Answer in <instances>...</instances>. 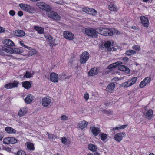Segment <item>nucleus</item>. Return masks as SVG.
<instances>
[{
  "mask_svg": "<svg viewBox=\"0 0 155 155\" xmlns=\"http://www.w3.org/2000/svg\"><path fill=\"white\" fill-rule=\"evenodd\" d=\"M141 22L143 25L147 27L149 25V20L147 18L143 16H141L140 17Z\"/></svg>",
  "mask_w": 155,
  "mask_h": 155,
  "instance_id": "obj_12",
  "label": "nucleus"
},
{
  "mask_svg": "<svg viewBox=\"0 0 155 155\" xmlns=\"http://www.w3.org/2000/svg\"><path fill=\"white\" fill-rule=\"evenodd\" d=\"M25 76V78H30L32 77V76L30 72L26 71L25 75L24 76V77Z\"/></svg>",
  "mask_w": 155,
  "mask_h": 155,
  "instance_id": "obj_45",
  "label": "nucleus"
},
{
  "mask_svg": "<svg viewBox=\"0 0 155 155\" xmlns=\"http://www.w3.org/2000/svg\"><path fill=\"white\" fill-rule=\"evenodd\" d=\"M61 119L62 120H68V117L65 115L61 116Z\"/></svg>",
  "mask_w": 155,
  "mask_h": 155,
  "instance_id": "obj_47",
  "label": "nucleus"
},
{
  "mask_svg": "<svg viewBox=\"0 0 155 155\" xmlns=\"http://www.w3.org/2000/svg\"><path fill=\"white\" fill-rule=\"evenodd\" d=\"M34 29L40 34H42L44 32V29L42 27L38 26H35Z\"/></svg>",
  "mask_w": 155,
  "mask_h": 155,
  "instance_id": "obj_24",
  "label": "nucleus"
},
{
  "mask_svg": "<svg viewBox=\"0 0 155 155\" xmlns=\"http://www.w3.org/2000/svg\"><path fill=\"white\" fill-rule=\"evenodd\" d=\"M85 32L89 37L96 38L98 36L97 32V28L95 29L92 28H87L85 29Z\"/></svg>",
  "mask_w": 155,
  "mask_h": 155,
  "instance_id": "obj_3",
  "label": "nucleus"
},
{
  "mask_svg": "<svg viewBox=\"0 0 155 155\" xmlns=\"http://www.w3.org/2000/svg\"><path fill=\"white\" fill-rule=\"evenodd\" d=\"M19 84L18 82L14 81L13 83H9L6 84L4 87L7 89H12L18 87Z\"/></svg>",
  "mask_w": 155,
  "mask_h": 155,
  "instance_id": "obj_10",
  "label": "nucleus"
},
{
  "mask_svg": "<svg viewBox=\"0 0 155 155\" xmlns=\"http://www.w3.org/2000/svg\"><path fill=\"white\" fill-rule=\"evenodd\" d=\"M10 144H14L17 142V140L14 137H10Z\"/></svg>",
  "mask_w": 155,
  "mask_h": 155,
  "instance_id": "obj_37",
  "label": "nucleus"
},
{
  "mask_svg": "<svg viewBox=\"0 0 155 155\" xmlns=\"http://www.w3.org/2000/svg\"><path fill=\"white\" fill-rule=\"evenodd\" d=\"M104 46L105 48H107L109 50H110L111 49V43L109 41H107L104 44Z\"/></svg>",
  "mask_w": 155,
  "mask_h": 155,
  "instance_id": "obj_34",
  "label": "nucleus"
},
{
  "mask_svg": "<svg viewBox=\"0 0 155 155\" xmlns=\"http://www.w3.org/2000/svg\"><path fill=\"white\" fill-rule=\"evenodd\" d=\"M90 129L91 130L92 133L95 136L97 135L100 133V130L99 129L94 126L91 127Z\"/></svg>",
  "mask_w": 155,
  "mask_h": 155,
  "instance_id": "obj_19",
  "label": "nucleus"
},
{
  "mask_svg": "<svg viewBox=\"0 0 155 155\" xmlns=\"http://www.w3.org/2000/svg\"><path fill=\"white\" fill-rule=\"evenodd\" d=\"M109 9L110 11H117V8L114 4H110L108 6Z\"/></svg>",
  "mask_w": 155,
  "mask_h": 155,
  "instance_id": "obj_35",
  "label": "nucleus"
},
{
  "mask_svg": "<svg viewBox=\"0 0 155 155\" xmlns=\"http://www.w3.org/2000/svg\"><path fill=\"white\" fill-rule=\"evenodd\" d=\"M23 87L26 89H29L31 87V84L28 81H25L22 83Z\"/></svg>",
  "mask_w": 155,
  "mask_h": 155,
  "instance_id": "obj_25",
  "label": "nucleus"
},
{
  "mask_svg": "<svg viewBox=\"0 0 155 155\" xmlns=\"http://www.w3.org/2000/svg\"><path fill=\"white\" fill-rule=\"evenodd\" d=\"M19 6L22 10L25 11L26 8V7L27 6V4L21 3L19 4Z\"/></svg>",
  "mask_w": 155,
  "mask_h": 155,
  "instance_id": "obj_43",
  "label": "nucleus"
},
{
  "mask_svg": "<svg viewBox=\"0 0 155 155\" xmlns=\"http://www.w3.org/2000/svg\"><path fill=\"white\" fill-rule=\"evenodd\" d=\"M125 135L124 133H118L114 136V138L117 142H120L122 140L123 138L125 137Z\"/></svg>",
  "mask_w": 155,
  "mask_h": 155,
  "instance_id": "obj_7",
  "label": "nucleus"
},
{
  "mask_svg": "<svg viewBox=\"0 0 155 155\" xmlns=\"http://www.w3.org/2000/svg\"><path fill=\"white\" fill-rule=\"evenodd\" d=\"M2 50L3 51L7 53H12V48H9L8 49L5 48H2Z\"/></svg>",
  "mask_w": 155,
  "mask_h": 155,
  "instance_id": "obj_42",
  "label": "nucleus"
},
{
  "mask_svg": "<svg viewBox=\"0 0 155 155\" xmlns=\"http://www.w3.org/2000/svg\"><path fill=\"white\" fill-rule=\"evenodd\" d=\"M23 46L25 47L26 48H27L28 49H29L30 48H31L29 47H28L25 45H23Z\"/></svg>",
  "mask_w": 155,
  "mask_h": 155,
  "instance_id": "obj_61",
  "label": "nucleus"
},
{
  "mask_svg": "<svg viewBox=\"0 0 155 155\" xmlns=\"http://www.w3.org/2000/svg\"><path fill=\"white\" fill-rule=\"evenodd\" d=\"M114 33H116L117 34H120V32H118V31L117 30H115L114 31Z\"/></svg>",
  "mask_w": 155,
  "mask_h": 155,
  "instance_id": "obj_59",
  "label": "nucleus"
},
{
  "mask_svg": "<svg viewBox=\"0 0 155 155\" xmlns=\"http://www.w3.org/2000/svg\"><path fill=\"white\" fill-rule=\"evenodd\" d=\"M46 14L50 18L54 20L59 21L61 19V17L56 12L49 10L46 12Z\"/></svg>",
  "mask_w": 155,
  "mask_h": 155,
  "instance_id": "obj_2",
  "label": "nucleus"
},
{
  "mask_svg": "<svg viewBox=\"0 0 155 155\" xmlns=\"http://www.w3.org/2000/svg\"><path fill=\"white\" fill-rule=\"evenodd\" d=\"M45 37L46 38L48 41H49L50 40H51L53 39V37L51 35L49 34H45Z\"/></svg>",
  "mask_w": 155,
  "mask_h": 155,
  "instance_id": "obj_41",
  "label": "nucleus"
},
{
  "mask_svg": "<svg viewBox=\"0 0 155 155\" xmlns=\"http://www.w3.org/2000/svg\"><path fill=\"white\" fill-rule=\"evenodd\" d=\"M88 124V122L87 121L83 120L79 122L78 126L81 129H83L87 127Z\"/></svg>",
  "mask_w": 155,
  "mask_h": 155,
  "instance_id": "obj_15",
  "label": "nucleus"
},
{
  "mask_svg": "<svg viewBox=\"0 0 155 155\" xmlns=\"http://www.w3.org/2000/svg\"><path fill=\"white\" fill-rule=\"evenodd\" d=\"M98 72V69L97 68H91L89 71L88 75L90 76H93L97 74Z\"/></svg>",
  "mask_w": 155,
  "mask_h": 155,
  "instance_id": "obj_14",
  "label": "nucleus"
},
{
  "mask_svg": "<svg viewBox=\"0 0 155 155\" xmlns=\"http://www.w3.org/2000/svg\"><path fill=\"white\" fill-rule=\"evenodd\" d=\"M51 100L50 98L44 97L43 98L42 100V104L44 107H47L50 105Z\"/></svg>",
  "mask_w": 155,
  "mask_h": 155,
  "instance_id": "obj_9",
  "label": "nucleus"
},
{
  "mask_svg": "<svg viewBox=\"0 0 155 155\" xmlns=\"http://www.w3.org/2000/svg\"><path fill=\"white\" fill-rule=\"evenodd\" d=\"M104 105H105V107H106L107 106V105H109V103H107H107H104Z\"/></svg>",
  "mask_w": 155,
  "mask_h": 155,
  "instance_id": "obj_63",
  "label": "nucleus"
},
{
  "mask_svg": "<svg viewBox=\"0 0 155 155\" xmlns=\"http://www.w3.org/2000/svg\"><path fill=\"white\" fill-rule=\"evenodd\" d=\"M151 80V78L150 77H147L145 78L140 83L139 85L140 87L143 88L147 84L150 83Z\"/></svg>",
  "mask_w": 155,
  "mask_h": 155,
  "instance_id": "obj_8",
  "label": "nucleus"
},
{
  "mask_svg": "<svg viewBox=\"0 0 155 155\" xmlns=\"http://www.w3.org/2000/svg\"><path fill=\"white\" fill-rule=\"evenodd\" d=\"M18 15L19 16H21L23 15V12L22 11H19L18 13Z\"/></svg>",
  "mask_w": 155,
  "mask_h": 155,
  "instance_id": "obj_55",
  "label": "nucleus"
},
{
  "mask_svg": "<svg viewBox=\"0 0 155 155\" xmlns=\"http://www.w3.org/2000/svg\"><path fill=\"white\" fill-rule=\"evenodd\" d=\"M37 51L34 49H32L28 53V55L29 56H31L36 53Z\"/></svg>",
  "mask_w": 155,
  "mask_h": 155,
  "instance_id": "obj_39",
  "label": "nucleus"
},
{
  "mask_svg": "<svg viewBox=\"0 0 155 155\" xmlns=\"http://www.w3.org/2000/svg\"><path fill=\"white\" fill-rule=\"evenodd\" d=\"M5 130L9 134H14L16 132V130L10 127H7L5 128Z\"/></svg>",
  "mask_w": 155,
  "mask_h": 155,
  "instance_id": "obj_22",
  "label": "nucleus"
},
{
  "mask_svg": "<svg viewBox=\"0 0 155 155\" xmlns=\"http://www.w3.org/2000/svg\"><path fill=\"white\" fill-rule=\"evenodd\" d=\"M132 48L137 51H139L140 49V46L137 45L133 46H132Z\"/></svg>",
  "mask_w": 155,
  "mask_h": 155,
  "instance_id": "obj_46",
  "label": "nucleus"
},
{
  "mask_svg": "<svg viewBox=\"0 0 155 155\" xmlns=\"http://www.w3.org/2000/svg\"><path fill=\"white\" fill-rule=\"evenodd\" d=\"M48 137L49 138L51 139H53L54 138V136L53 134H50L48 133Z\"/></svg>",
  "mask_w": 155,
  "mask_h": 155,
  "instance_id": "obj_54",
  "label": "nucleus"
},
{
  "mask_svg": "<svg viewBox=\"0 0 155 155\" xmlns=\"http://www.w3.org/2000/svg\"><path fill=\"white\" fill-rule=\"evenodd\" d=\"M27 112V109L26 108H22L21 109L18 113L19 117L24 116Z\"/></svg>",
  "mask_w": 155,
  "mask_h": 155,
  "instance_id": "obj_20",
  "label": "nucleus"
},
{
  "mask_svg": "<svg viewBox=\"0 0 155 155\" xmlns=\"http://www.w3.org/2000/svg\"><path fill=\"white\" fill-rule=\"evenodd\" d=\"M121 86L123 87L127 88L131 86V85L130 84V82L129 80L124 82L122 83L121 84Z\"/></svg>",
  "mask_w": 155,
  "mask_h": 155,
  "instance_id": "obj_31",
  "label": "nucleus"
},
{
  "mask_svg": "<svg viewBox=\"0 0 155 155\" xmlns=\"http://www.w3.org/2000/svg\"><path fill=\"white\" fill-rule=\"evenodd\" d=\"M90 8H84L82 9V10L87 13L89 14Z\"/></svg>",
  "mask_w": 155,
  "mask_h": 155,
  "instance_id": "obj_48",
  "label": "nucleus"
},
{
  "mask_svg": "<svg viewBox=\"0 0 155 155\" xmlns=\"http://www.w3.org/2000/svg\"><path fill=\"white\" fill-rule=\"evenodd\" d=\"M17 155H26L25 153L23 151H18L17 153Z\"/></svg>",
  "mask_w": 155,
  "mask_h": 155,
  "instance_id": "obj_49",
  "label": "nucleus"
},
{
  "mask_svg": "<svg viewBox=\"0 0 155 155\" xmlns=\"http://www.w3.org/2000/svg\"><path fill=\"white\" fill-rule=\"evenodd\" d=\"M122 64V62L120 61L112 64L108 66L107 69L111 70L112 69L116 67L117 66H119Z\"/></svg>",
  "mask_w": 155,
  "mask_h": 155,
  "instance_id": "obj_18",
  "label": "nucleus"
},
{
  "mask_svg": "<svg viewBox=\"0 0 155 155\" xmlns=\"http://www.w3.org/2000/svg\"><path fill=\"white\" fill-rule=\"evenodd\" d=\"M27 150L28 151H33L35 150L34 144L30 142H27L25 144Z\"/></svg>",
  "mask_w": 155,
  "mask_h": 155,
  "instance_id": "obj_13",
  "label": "nucleus"
},
{
  "mask_svg": "<svg viewBox=\"0 0 155 155\" xmlns=\"http://www.w3.org/2000/svg\"><path fill=\"white\" fill-rule=\"evenodd\" d=\"M89 94L88 93L84 94V97L86 100H87L89 99Z\"/></svg>",
  "mask_w": 155,
  "mask_h": 155,
  "instance_id": "obj_50",
  "label": "nucleus"
},
{
  "mask_svg": "<svg viewBox=\"0 0 155 155\" xmlns=\"http://www.w3.org/2000/svg\"><path fill=\"white\" fill-rule=\"evenodd\" d=\"M97 32L98 33L104 36L109 35L111 36L113 35V31H111L108 29L106 28L101 27L97 28Z\"/></svg>",
  "mask_w": 155,
  "mask_h": 155,
  "instance_id": "obj_1",
  "label": "nucleus"
},
{
  "mask_svg": "<svg viewBox=\"0 0 155 155\" xmlns=\"http://www.w3.org/2000/svg\"><path fill=\"white\" fill-rule=\"evenodd\" d=\"M33 96L31 94L28 95L25 99V103L27 104H29L32 101Z\"/></svg>",
  "mask_w": 155,
  "mask_h": 155,
  "instance_id": "obj_23",
  "label": "nucleus"
},
{
  "mask_svg": "<svg viewBox=\"0 0 155 155\" xmlns=\"http://www.w3.org/2000/svg\"><path fill=\"white\" fill-rule=\"evenodd\" d=\"M10 137H7L3 140V143L5 144H10Z\"/></svg>",
  "mask_w": 155,
  "mask_h": 155,
  "instance_id": "obj_40",
  "label": "nucleus"
},
{
  "mask_svg": "<svg viewBox=\"0 0 155 155\" xmlns=\"http://www.w3.org/2000/svg\"><path fill=\"white\" fill-rule=\"evenodd\" d=\"M89 54L88 52L85 51L84 52L81 54L80 59V63L82 64L86 63L89 59Z\"/></svg>",
  "mask_w": 155,
  "mask_h": 155,
  "instance_id": "obj_4",
  "label": "nucleus"
},
{
  "mask_svg": "<svg viewBox=\"0 0 155 155\" xmlns=\"http://www.w3.org/2000/svg\"><path fill=\"white\" fill-rule=\"evenodd\" d=\"M5 31V28H4L0 27V33L3 32Z\"/></svg>",
  "mask_w": 155,
  "mask_h": 155,
  "instance_id": "obj_57",
  "label": "nucleus"
},
{
  "mask_svg": "<svg viewBox=\"0 0 155 155\" xmlns=\"http://www.w3.org/2000/svg\"><path fill=\"white\" fill-rule=\"evenodd\" d=\"M89 149L93 152H95L96 151L97 147L92 144H90L88 146Z\"/></svg>",
  "mask_w": 155,
  "mask_h": 155,
  "instance_id": "obj_27",
  "label": "nucleus"
},
{
  "mask_svg": "<svg viewBox=\"0 0 155 155\" xmlns=\"http://www.w3.org/2000/svg\"><path fill=\"white\" fill-rule=\"evenodd\" d=\"M115 87V84L114 83H110L107 86L106 88V90L109 92H111L113 91Z\"/></svg>",
  "mask_w": 155,
  "mask_h": 155,
  "instance_id": "obj_21",
  "label": "nucleus"
},
{
  "mask_svg": "<svg viewBox=\"0 0 155 155\" xmlns=\"http://www.w3.org/2000/svg\"><path fill=\"white\" fill-rule=\"evenodd\" d=\"M14 34L15 35L18 37H21L25 35V33L23 30H18L15 31Z\"/></svg>",
  "mask_w": 155,
  "mask_h": 155,
  "instance_id": "obj_17",
  "label": "nucleus"
},
{
  "mask_svg": "<svg viewBox=\"0 0 155 155\" xmlns=\"http://www.w3.org/2000/svg\"><path fill=\"white\" fill-rule=\"evenodd\" d=\"M20 44L22 46H23V45H24L23 43L22 42V41H20Z\"/></svg>",
  "mask_w": 155,
  "mask_h": 155,
  "instance_id": "obj_64",
  "label": "nucleus"
},
{
  "mask_svg": "<svg viewBox=\"0 0 155 155\" xmlns=\"http://www.w3.org/2000/svg\"><path fill=\"white\" fill-rule=\"evenodd\" d=\"M118 69L120 71H127V72H129V68L125 66L120 65L118 67Z\"/></svg>",
  "mask_w": 155,
  "mask_h": 155,
  "instance_id": "obj_26",
  "label": "nucleus"
},
{
  "mask_svg": "<svg viewBox=\"0 0 155 155\" xmlns=\"http://www.w3.org/2000/svg\"><path fill=\"white\" fill-rule=\"evenodd\" d=\"M137 78L134 77L132 78L131 79L129 80L130 83V84L131 86L136 83L137 80Z\"/></svg>",
  "mask_w": 155,
  "mask_h": 155,
  "instance_id": "obj_38",
  "label": "nucleus"
},
{
  "mask_svg": "<svg viewBox=\"0 0 155 155\" xmlns=\"http://www.w3.org/2000/svg\"><path fill=\"white\" fill-rule=\"evenodd\" d=\"M4 44L8 46L13 47L15 46V44L13 41L9 39L4 40L3 41Z\"/></svg>",
  "mask_w": 155,
  "mask_h": 155,
  "instance_id": "obj_16",
  "label": "nucleus"
},
{
  "mask_svg": "<svg viewBox=\"0 0 155 155\" xmlns=\"http://www.w3.org/2000/svg\"><path fill=\"white\" fill-rule=\"evenodd\" d=\"M136 51L134 50L131 49L125 52L126 55L128 56L134 55Z\"/></svg>",
  "mask_w": 155,
  "mask_h": 155,
  "instance_id": "obj_33",
  "label": "nucleus"
},
{
  "mask_svg": "<svg viewBox=\"0 0 155 155\" xmlns=\"http://www.w3.org/2000/svg\"><path fill=\"white\" fill-rule=\"evenodd\" d=\"M9 13L10 15L13 16L15 15V12L14 11L11 10L9 11Z\"/></svg>",
  "mask_w": 155,
  "mask_h": 155,
  "instance_id": "obj_51",
  "label": "nucleus"
},
{
  "mask_svg": "<svg viewBox=\"0 0 155 155\" xmlns=\"http://www.w3.org/2000/svg\"><path fill=\"white\" fill-rule=\"evenodd\" d=\"M90 10L89 14H90L93 16L96 15L97 13V12L96 10L92 8H90Z\"/></svg>",
  "mask_w": 155,
  "mask_h": 155,
  "instance_id": "obj_36",
  "label": "nucleus"
},
{
  "mask_svg": "<svg viewBox=\"0 0 155 155\" xmlns=\"http://www.w3.org/2000/svg\"><path fill=\"white\" fill-rule=\"evenodd\" d=\"M104 113L108 115H109L112 114V111L109 110L106 111L104 112Z\"/></svg>",
  "mask_w": 155,
  "mask_h": 155,
  "instance_id": "obj_53",
  "label": "nucleus"
},
{
  "mask_svg": "<svg viewBox=\"0 0 155 155\" xmlns=\"http://www.w3.org/2000/svg\"><path fill=\"white\" fill-rule=\"evenodd\" d=\"M107 137V135L106 134L103 133L101 135V139L102 140H105Z\"/></svg>",
  "mask_w": 155,
  "mask_h": 155,
  "instance_id": "obj_44",
  "label": "nucleus"
},
{
  "mask_svg": "<svg viewBox=\"0 0 155 155\" xmlns=\"http://www.w3.org/2000/svg\"><path fill=\"white\" fill-rule=\"evenodd\" d=\"M153 111L151 110H149L146 112L145 116L147 118L149 119L151 118L153 115Z\"/></svg>",
  "mask_w": 155,
  "mask_h": 155,
  "instance_id": "obj_30",
  "label": "nucleus"
},
{
  "mask_svg": "<svg viewBox=\"0 0 155 155\" xmlns=\"http://www.w3.org/2000/svg\"><path fill=\"white\" fill-rule=\"evenodd\" d=\"M3 137V136L2 134H0V141L1 140Z\"/></svg>",
  "mask_w": 155,
  "mask_h": 155,
  "instance_id": "obj_60",
  "label": "nucleus"
},
{
  "mask_svg": "<svg viewBox=\"0 0 155 155\" xmlns=\"http://www.w3.org/2000/svg\"><path fill=\"white\" fill-rule=\"evenodd\" d=\"M0 55H4L3 51L2 50H2L0 49Z\"/></svg>",
  "mask_w": 155,
  "mask_h": 155,
  "instance_id": "obj_58",
  "label": "nucleus"
},
{
  "mask_svg": "<svg viewBox=\"0 0 155 155\" xmlns=\"http://www.w3.org/2000/svg\"><path fill=\"white\" fill-rule=\"evenodd\" d=\"M35 10V9L34 7L27 4V6L26 7V8L25 11L30 13H32Z\"/></svg>",
  "mask_w": 155,
  "mask_h": 155,
  "instance_id": "obj_28",
  "label": "nucleus"
},
{
  "mask_svg": "<svg viewBox=\"0 0 155 155\" xmlns=\"http://www.w3.org/2000/svg\"><path fill=\"white\" fill-rule=\"evenodd\" d=\"M94 155H100V154L97 153H94Z\"/></svg>",
  "mask_w": 155,
  "mask_h": 155,
  "instance_id": "obj_62",
  "label": "nucleus"
},
{
  "mask_svg": "<svg viewBox=\"0 0 155 155\" xmlns=\"http://www.w3.org/2000/svg\"><path fill=\"white\" fill-rule=\"evenodd\" d=\"M67 141V139L65 137L61 138V142L64 144H65Z\"/></svg>",
  "mask_w": 155,
  "mask_h": 155,
  "instance_id": "obj_52",
  "label": "nucleus"
},
{
  "mask_svg": "<svg viewBox=\"0 0 155 155\" xmlns=\"http://www.w3.org/2000/svg\"><path fill=\"white\" fill-rule=\"evenodd\" d=\"M50 78L52 82L57 83L58 82V75L56 73L52 72L50 74Z\"/></svg>",
  "mask_w": 155,
  "mask_h": 155,
  "instance_id": "obj_11",
  "label": "nucleus"
},
{
  "mask_svg": "<svg viewBox=\"0 0 155 155\" xmlns=\"http://www.w3.org/2000/svg\"><path fill=\"white\" fill-rule=\"evenodd\" d=\"M129 59L127 57H124L123 58V61L125 62H127L128 61Z\"/></svg>",
  "mask_w": 155,
  "mask_h": 155,
  "instance_id": "obj_56",
  "label": "nucleus"
},
{
  "mask_svg": "<svg viewBox=\"0 0 155 155\" xmlns=\"http://www.w3.org/2000/svg\"><path fill=\"white\" fill-rule=\"evenodd\" d=\"M64 37L66 39L69 40H72L74 38V35L71 32L65 31L64 32Z\"/></svg>",
  "mask_w": 155,
  "mask_h": 155,
  "instance_id": "obj_6",
  "label": "nucleus"
},
{
  "mask_svg": "<svg viewBox=\"0 0 155 155\" xmlns=\"http://www.w3.org/2000/svg\"><path fill=\"white\" fill-rule=\"evenodd\" d=\"M12 53H17V54H19L22 53V50H21L20 49L18 48H12Z\"/></svg>",
  "mask_w": 155,
  "mask_h": 155,
  "instance_id": "obj_32",
  "label": "nucleus"
},
{
  "mask_svg": "<svg viewBox=\"0 0 155 155\" xmlns=\"http://www.w3.org/2000/svg\"><path fill=\"white\" fill-rule=\"evenodd\" d=\"M126 127H127V125H118L117 127L111 128V130H112L114 131L115 130H119V129H124Z\"/></svg>",
  "mask_w": 155,
  "mask_h": 155,
  "instance_id": "obj_29",
  "label": "nucleus"
},
{
  "mask_svg": "<svg viewBox=\"0 0 155 155\" xmlns=\"http://www.w3.org/2000/svg\"><path fill=\"white\" fill-rule=\"evenodd\" d=\"M37 6L40 8L46 10L47 11L51 9V7L49 5L43 2L37 3Z\"/></svg>",
  "mask_w": 155,
  "mask_h": 155,
  "instance_id": "obj_5",
  "label": "nucleus"
}]
</instances>
